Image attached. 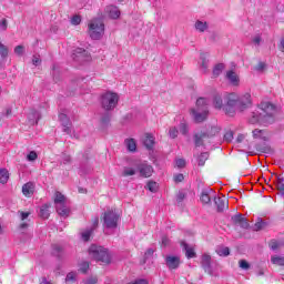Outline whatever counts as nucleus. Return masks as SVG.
<instances>
[{
  "instance_id": "f257e3e1",
  "label": "nucleus",
  "mask_w": 284,
  "mask_h": 284,
  "mask_svg": "<svg viewBox=\"0 0 284 284\" xmlns=\"http://www.w3.org/2000/svg\"><path fill=\"white\" fill-rule=\"evenodd\" d=\"M276 121V106L270 102H262L257 110L248 116V123L252 125H272Z\"/></svg>"
},
{
  "instance_id": "f03ea898",
  "label": "nucleus",
  "mask_w": 284,
  "mask_h": 284,
  "mask_svg": "<svg viewBox=\"0 0 284 284\" xmlns=\"http://www.w3.org/2000/svg\"><path fill=\"white\" fill-rule=\"evenodd\" d=\"M225 101H227L226 111L231 113V116H234L237 112H245L252 108V94L246 92L242 95L236 93H226Z\"/></svg>"
},
{
  "instance_id": "7ed1b4c3",
  "label": "nucleus",
  "mask_w": 284,
  "mask_h": 284,
  "mask_svg": "<svg viewBox=\"0 0 284 284\" xmlns=\"http://www.w3.org/2000/svg\"><path fill=\"white\" fill-rule=\"evenodd\" d=\"M88 34L93 41H100V39H103V34H105V23H103L101 18L90 20L88 24Z\"/></svg>"
},
{
  "instance_id": "20e7f679",
  "label": "nucleus",
  "mask_w": 284,
  "mask_h": 284,
  "mask_svg": "<svg viewBox=\"0 0 284 284\" xmlns=\"http://www.w3.org/2000/svg\"><path fill=\"white\" fill-rule=\"evenodd\" d=\"M210 111L207 110V99L199 98L196 100V108L191 109V116L194 119L195 123H203L207 119Z\"/></svg>"
},
{
  "instance_id": "39448f33",
  "label": "nucleus",
  "mask_w": 284,
  "mask_h": 284,
  "mask_svg": "<svg viewBox=\"0 0 284 284\" xmlns=\"http://www.w3.org/2000/svg\"><path fill=\"white\" fill-rule=\"evenodd\" d=\"M89 256H91V258H93L94 261L105 263L106 265L110 264V262L112 261V256L110 255L108 248L103 246H98L95 244H92L89 247Z\"/></svg>"
},
{
  "instance_id": "423d86ee",
  "label": "nucleus",
  "mask_w": 284,
  "mask_h": 284,
  "mask_svg": "<svg viewBox=\"0 0 284 284\" xmlns=\"http://www.w3.org/2000/svg\"><path fill=\"white\" fill-rule=\"evenodd\" d=\"M119 93L106 91L101 94L100 103L105 112H112L119 105Z\"/></svg>"
},
{
  "instance_id": "0eeeda50",
  "label": "nucleus",
  "mask_w": 284,
  "mask_h": 284,
  "mask_svg": "<svg viewBox=\"0 0 284 284\" xmlns=\"http://www.w3.org/2000/svg\"><path fill=\"white\" fill-rule=\"evenodd\" d=\"M54 205L59 216H63L64 219L70 216V205L68 197H65V195L59 191L54 193Z\"/></svg>"
},
{
  "instance_id": "6e6552de",
  "label": "nucleus",
  "mask_w": 284,
  "mask_h": 284,
  "mask_svg": "<svg viewBox=\"0 0 284 284\" xmlns=\"http://www.w3.org/2000/svg\"><path fill=\"white\" fill-rule=\"evenodd\" d=\"M105 230H116L119 225V214L114 211H108L103 216Z\"/></svg>"
},
{
  "instance_id": "1a4fd4ad",
  "label": "nucleus",
  "mask_w": 284,
  "mask_h": 284,
  "mask_svg": "<svg viewBox=\"0 0 284 284\" xmlns=\"http://www.w3.org/2000/svg\"><path fill=\"white\" fill-rule=\"evenodd\" d=\"M227 94H224V95H222L221 93L214 94L212 104L215 110H222L223 112H225V114H227L229 116H232V113H230L226 109L227 108V101L225 100Z\"/></svg>"
},
{
  "instance_id": "9d476101",
  "label": "nucleus",
  "mask_w": 284,
  "mask_h": 284,
  "mask_svg": "<svg viewBox=\"0 0 284 284\" xmlns=\"http://www.w3.org/2000/svg\"><path fill=\"white\" fill-rule=\"evenodd\" d=\"M72 59L77 63H89V61H92V55L90 52H88V50L83 48H77L73 50Z\"/></svg>"
},
{
  "instance_id": "9b49d317",
  "label": "nucleus",
  "mask_w": 284,
  "mask_h": 284,
  "mask_svg": "<svg viewBox=\"0 0 284 284\" xmlns=\"http://www.w3.org/2000/svg\"><path fill=\"white\" fill-rule=\"evenodd\" d=\"M136 170L143 179H150L154 174V168L145 162L136 164Z\"/></svg>"
},
{
  "instance_id": "f8f14e48",
  "label": "nucleus",
  "mask_w": 284,
  "mask_h": 284,
  "mask_svg": "<svg viewBox=\"0 0 284 284\" xmlns=\"http://www.w3.org/2000/svg\"><path fill=\"white\" fill-rule=\"evenodd\" d=\"M225 79L229 81L230 85H233V88H239V85H241V77L234 70L226 71Z\"/></svg>"
},
{
  "instance_id": "ddd939ff",
  "label": "nucleus",
  "mask_w": 284,
  "mask_h": 284,
  "mask_svg": "<svg viewBox=\"0 0 284 284\" xmlns=\"http://www.w3.org/2000/svg\"><path fill=\"white\" fill-rule=\"evenodd\" d=\"M104 13L109 19L116 20L121 17V10L114 4L106 6Z\"/></svg>"
},
{
  "instance_id": "4468645a",
  "label": "nucleus",
  "mask_w": 284,
  "mask_h": 284,
  "mask_svg": "<svg viewBox=\"0 0 284 284\" xmlns=\"http://www.w3.org/2000/svg\"><path fill=\"white\" fill-rule=\"evenodd\" d=\"M166 266L169 270H176L181 265V257L176 255H168L165 258Z\"/></svg>"
},
{
  "instance_id": "2eb2a0df",
  "label": "nucleus",
  "mask_w": 284,
  "mask_h": 284,
  "mask_svg": "<svg viewBox=\"0 0 284 284\" xmlns=\"http://www.w3.org/2000/svg\"><path fill=\"white\" fill-rule=\"evenodd\" d=\"M28 119L31 125H37L41 119V113L34 109H31L28 113Z\"/></svg>"
},
{
  "instance_id": "dca6fc26",
  "label": "nucleus",
  "mask_w": 284,
  "mask_h": 284,
  "mask_svg": "<svg viewBox=\"0 0 284 284\" xmlns=\"http://www.w3.org/2000/svg\"><path fill=\"white\" fill-rule=\"evenodd\" d=\"M97 225H99V219H97V220L94 221L93 226L88 227L87 230H84V231L81 232V239H82V241H84V242L90 241V236H92V232H94V227H97Z\"/></svg>"
},
{
  "instance_id": "f3484780",
  "label": "nucleus",
  "mask_w": 284,
  "mask_h": 284,
  "mask_svg": "<svg viewBox=\"0 0 284 284\" xmlns=\"http://www.w3.org/2000/svg\"><path fill=\"white\" fill-rule=\"evenodd\" d=\"M59 119L64 128L63 132H65L67 134H70L72 132V130L70 129V118H68V115L63 113H60Z\"/></svg>"
},
{
  "instance_id": "a211bd4d",
  "label": "nucleus",
  "mask_w": 284,
  "mask_h": 284,
  "mask_svg": "<svg viewBox=\"0 0 284 284\" xmlns=\"http://www.w3.org/2000/svg\"><path fill=\"white\" fill-rule=\"evenodd\" d=\"M59 119L64 128L63 132H65L67 134H70L72 132V130L70 129V118H68V115L63 113H60Z\"/></svg>"
},
{
  "instance_id": "6ab92c4d",
  "label": "nucleus",
  "mask_w": 284,
  "mask_h": 284,
  "mask_svg": "<svg viewBox=\"0 0 284 284\" xmlns=\"http://www.w3.org/2000/svg\"><path fill=\"white\" fill-rule=\"evenodd\" d=\"M200 68L203 74H207V70L210 68V60H207V55L204 53L200 55Z\"/></svg>"
},
{
  "instance_id": "aec40b11",
  "label": "nucleus",
  "mask_w": 284,
  "mask_h": 284,
  "mask_svg": "<svg viewBox=\"0 0 284 284\" xmlns=\"http://www.w3.org/2000/svg\"><path fill=\"white\" fill-rule=\"evenodd\" d=\"M214 203L217 207V212H223L224 210H227V199L225 197H214Z\"/></svg>"
},
{
  "instance_id": "412c9836",
  "label": "nucleus",
  "mask_w": 284,
  "mask_h": 284,
  "mask_svg": "<svg viewBox=\"0 0 284 284\" xmlns=\"http://www.w3.org/2000/svg\"><path fill=\"white\" fill-rule=\"evenodd\" d=\"M22 194L27 196V199H30L32 194H34V183L28 182L22 186Z\"/></svg>"
},
{
  "instance_id": "4be33fe9",
  "label": "nucleus",
  "mask_w": 284,
  "mask_h": 284,
  "mask_svg": "<svg viewBox=\"0 0 284 284\" xmlns=\"http://www.w3.org/2000/svg\"><path fill=\"white\" fill-rule=\"evenodd\" d=\"M253 139H258L260 141H267L270 139V134L265 130L255 129L253 131Z\"/></svg>"
},
{
  "instance_id": "5701e85b",
  "label": "nucleus",
  "mask_w": 284,
  "mask_h": 284,
  "mask_svg": "<svg viewBox=\"0 0 284 284\" xmlns=\"http://www.w3.org/2000/svg\"><path fill=\"white\" fill-rule=\"evenodd\" d=\"M181 246L184 250L187 258H194V256H196V252L194 251L193 246L187 245L185 242H181Z\"/></svg>"
},
{
  "instance_id": "b1692460",
  "label": "nucleus",
  "mask_w": 284,
  "mask_h": 284,
  "mask_svg": "<svg viewBox=\"0 0 284 284\" xmlns=\"http://www.w3.org/2000/svg\"><path fill=\"white\" fill-rule=\"evenodd\" d=\"M124 145L129 152H136V140L129 138L124 140Z\"/></svg>"
},
{
  "instance_id": "393cba45",
  "label": "nucleus",
  "mask_w": 284,
  "mask_h": 284,
  "mask_svg": "<svg viewBox=\"0 0 284 284\" xmlns=\"http://www.w3.org/2000/svg\"><path fill=\"white\" fill-rule=\"evenodd\" d=\"M143 143L148 150L154 148V136L150 133H146L143 139Z\"/></svg>"
},
{
  "instance_id": "a878e982",
  "label": "nucleus",
  "mask_w": 284,
  "mask_h": 284,
  "mask_svg": "<svg viewBox=\"0 0 284 284\" xmlns=\"http://www.w3.org/2000/svg\"><path fill=\"white\" fill-rule=\"evenodd\" d=\"M212 262V256L209 254L202 255V267L205 270V272L210 273V263Z\"/></svg>"
},
{
  "instance_id": "bb28decb",
  "label": "nucleus",
  "mask_w": 284,
  "mask_h": 284,
  "mask_svg": "<svg viewBox=\"0 0 284 284\" xmlns=\"http://www.w3.org/2000/svg\"><path fill=\"white\" fill-rule=\"evenodd\" d=\"M39 216H41V219H49L50 217V204H43L40 207Z\"/></svg>"
},
{
  "instance_id": "cd10ccee",
  "label": "nucleus",
  "mask_w": 284,
  "mask_h": 284,
  "mask_svg": "<svg viewBox=\"0 0 284 284\" xmlns=\"http://www.w3.org/2000/svg\"><path fill=\"white\" fill-rule=\"evenodd\" d=\"M194 28L197 32H205L207 30L209 26L206 21L196 20Z\"/></svg>"
},
{
  "instance_id": "c85d7f7f",
  "label": "nucleus",
  "mask_w": 284,
  "mask_h": 284,
  "mask_svg": "<svg viewBox=\"0 0 284 284\" xmlns=\"http://www.w3.org/2000/svg\"><path fill=\"white\" fill-rule=\"evenodd\" d=\"M271 263L273 265H278L280 267L284 266V256L283 255H273L271 257Z\"/></svg>"
},
{
  "instance_id": "c756f323",
  "label": "nucleus",
  "mask_w": 284,
  "mask_h": 284,
  "mask_svg": "<svg viewBox=\"0 0 284 284\" xmlns=\"http://www.w3.org/2000/svg\"><path fill=\"white\" fill-rule=\"evenodd\" d=\"M8 54H10V49L8 45L3 44V42H0V57L2 60L8 59Z\"/></svg>"
},
{
  "instance_id": "7c9ffc66",
  "label": "nucleus",
  "mask_w": 284,
  "mask_h": 284,
  "mask_svg": "<svg viewBox=\"0 0 284 284\" xmlns=\"http://www.w3.org/2000/svg\"><path fill=\"white\" fill-rule=\"evenodd\" d=\"M8 179H10V173H8V170L0 169V183L6 185V183H8Z\"/></svg>"
},
{
  "instance_id": "2f4dec72",
  "label": "nucleus",
  "mask_w": 284,
  "mask_h": 284,
  "mask_svg": "<svg viewBox=\"0 0 284 284\" xmlns=\"http://www.w3.org/2000/svg\"><path fill=\"white\" fill-rule=\"evenodd\" d=\"M136 172H138V169H134L132 166H125L122 171V176H134Z\"/></svg>"
},
{
  "instance_id": "473e14b6",
  "label": "nucleus",
  "mask_w": 284,
  "mask_h": 284,
  "mask_svg": "<svg viewBox=\"0 0 284 284\" xmlns=\"http://www.w3.org/2000/svg\"><path fill=\"white\" fill-rule=\"evenodd\" d=\"M77 272H70L67 274L65 284H75L77 283Z\"/></svg>"
},
{
  "instance_id": "72a5a7b5",
  "label": "nucleus",
  "mask_w": 284,
  "mask_h": 284,
  "mask_svg": "<svg viewBox=\"0 0 284 284\" xmlns=\"http://www.w3.org/2000/svg\"><path fill=\"white\" fill-rule=\"evenodd\" d=\"M210 194H212V190L202 192L200 199L204 204H207L212 201V196H210Z\"/></svg>"
},
{
  "instance_id": "f704fd0d",
  "label": "nucleus",
  "mask_w": 284,
  "mask_h": 284,
  "mask_svg": "<svg viewBox=\"0 0 284 284\" xmlns=\"http://www.w3.org/2000/svg\"><path fill=\"white\" fill-rule=\"evenodd\" d=\"M225 70V64L219 63L213 68V77H221V73Z\"/></svg>"
},
{
  "instance_id": "c9c22d12",
  "label": "nucleus",
  "mask_w": 284,
  "mask_h": 284,
  "mask_svg": "<svg viewBox=\"0 0 284 284\" xmlns=\"http://www.w3.org/2000/svg\"><path fill=\"white\" fill-rule=\"evenodd\" d=\"M216 254L219 256H230V247H227V246H219L216 248Z\"/></svg>"
},
{
  "instance_id": "e433bc0d",
  "label": "nucleus",
  "mask_w": 284,
  "mask_h": 284,
  "mask_svg": "<svg viewBox=\"0 0 284 284\" xmlns=\"http://www.w3.org/2000/svg\"><path fill=\"white\" fill-rule=\"evenodd\" d=\"M146 189L149 192L156 193V192H159V183H156L154 181H149L146 184Z\"/></svg>"
},
{
  "instance_id": "4c0bfd02",
  "label": "nucleus",
  "mask_w": 284,
  "mask_h": 284,
  "mask_svg": "<svg viewBox=\"0 0 284 284\" xmlns=\"http://www.w3.org/2000/svg\"><path fill=\"white\" fill-rule=\"evenodd\" d=\"M276 187H277L278 192H281L282 196L284 197V179H283V176L277 178Z\"/></svg>"
},
{
  "instance_id": "58836bf2",
  "label": "nucleus",
  "mask_w": 284,
  "mask_h": 284,
  "mask_svg": "<svg viewBox=\"0 0 284 284\" xmlns=\"http://www.w3.org/2000/svg\"><path fill=\"white\" fill-rule=\"evenodd\" d=\"M16 57H22L26 54V47L23 44H19L13 49Z\"/></svg>"
},
{
  "instance_id": "ea45409f",
  "label": "nucleus",
  "mask_w": 284,
  "mask_h": 284,
  "mask_svg": "<svg viewBox=\"0 0 284 284\" xmlns=\"http://www.w3.org/2000/svg\"><path fill=\"white\" fill-rule=\"evenodd\" d=\"M90 270V263L88 262H81L79 264V272H81L82 274H88V271Z\"/></svg>"
},
{
  "instance_id": "a19ab883",
  "label": "nucleus",
  "mask_w": 284,
  "mask_h": 284,
  "mask_svg": "<svg viewBox=\"0 0 284 284\" xmlns=\"http://www.w3.org/2000/svg\"><path fill=\"white\" fill-rule=\"evenodd\" d=\"M265 227V222H263L262 220L257 221L253 226L252 230L254 232H260V230H263Z\"/></svg>"
},
{
  "instance_id": "79ce46f5",
  "label": "nucleus",
  "mask_w": 284,
  "mask_h": 284,
  "mask_svg": "<svg viewBox=\"0 0 284 284\" xmlns=\"http://www.w3.org/2000/svg\"><path fill=\"white\" fill-rule=\"evenodd\" d=\"M180 132L184 136L187 135V132H190V129H189L187 123L185 121L180 123Z\"/></svg>"
},
{
  "instance_id": "37998d69",
  "label": "nucleus",
  "mask_w": 284,
  "mask_h": 284,
  "mask_svg": "<svg viewBox=\"0 0 284 284\" xmlns=\"http://www.w3.org/2000/svg\"><path fill=\"white\" fill-rule=\"evenodd\" d=\"M61 163H63V165H70V163H72V158L69 154L63 153L61 155Z\"/></svg>"
},
{
  "instance_id": "c03bdc74",
  "label": "nucleus",
  "mask_w": 284,
  "mask_h": 284,
  "mask_svg": "<svg viewBox=\"0 0 284 284\" xmlns=\"http://www.w3.org/2000/svg\"><path fill=\"white\" fill-rule=\"evenodd\" d=\"M210 154L207 152L201 153L197 158L199 165H205V160L209 159Z\"/></svg>"
},
{
  "instance_id": "a18cd8bd",
  "label": "nucleus",
  "mask_w": 284,
  "mask_h": 284,
  "mask_svg": "<svg viewBox=\"0 0 284 284\" xmlns=\"http://www.w3.org/2000/svg\"><path fill=\"white\" fill-rule=\"evenodd\" d=\"M169 136L170 139H176V136H179V129H176V126H171L169 129Z\"/></svg>"
},
{
  "instance_id": "49530a36",
  "label": "nucleus",
  "mask_w": 284,
  "mask_h": 284,
  "mask_svg": "<svg viewBox=\"0 0 284 284\" xmlns=\"http://www.w3.org/2000/svg\"><path fill=\"white\" fill-rule=\"evenodd\" d=\"M203 139H205V134L199 135L195 134V146L201 148L203 145Z\"/></svg>"
},
{
  "instance_id": "de8ad7c7",
  "label": "nucleus",
  "mask_w": 284,
  "mask_h": 284,
  "mask_svg": "<svg viewBox=\"0 0 284 284\" xmlns=\"http://www.w3.org/2000/svg\"><path fill=\"white\" fill-rule=\"evenodd\" d=\"M245 217H243V214H236L234 216H232V221L233 223H235V225H240V223L244 220Z\"/></svg>"
},
{
  "instance_id": "09e8293b",
  "label": "nucleus",
  "mask_w": 284,
  "mask_h": 284,
  "mask_svg": "<svg viewBox=\"0 0 284 284\" xmlns=\"http://www.w3.org/2000/svg\"><path fill=\"white\" fill-rule=\"evenodd\" d=\"M281 247V244L276 240H272L270 242V248L273 250V252H276Z\"/></svg>"
},
{
  "instance_id": "8fccbe9b",
  "label": "nucleus",
  "mask_w": 284,
  "mask_h": 284,
  "mask_svg": "<svg viewBox=\"0 0 284 284\" xmlns=\"http://www.w3.org/2000/svg\"><path fill=\"white\" fill-rule=\"evenodd\" d=\"M41 64V55L34 54L32 57V65L39 67Z\"/></svg>"
},
{
  "instance_id": "3c124183",
  "label": "nucleus",
  "mask_w": 284,
  "mask_h": 284,
  "mask_svg": "<svg viewBox=\"0 0 284 284\" xmlns=\"http://www.w3.org/2000/svg\"><path fill=\"white\" fill-rule=\"evenodd\" d=\"M37 159H39V155L34 151L29 152L27 155V161H37Z\"/></svg>"
},
{
  "instance_id": "603ef678",
  "label": "nucleus",
  "mask_w": 284,
  "mask_h": 284,
  "mask_svg": "<svg viewBox=\"0 0 284 284\" xmlns=\"http://www.w3.org/2000/svg\"><path fill=\"white\" fill-rule=\"evenodd\" d=\"M252 41H253L254 45L258 47V45H261V41H263V38H261V34H255L253 37Z\"/></svg>"
},
{
  "instance_id": "864d4df0",
  "label": "nucleus",
  "mask_w": 284,
  "mask_h": 284,
  "mask_svg": "<svg viewBox=\"0 0 284 284\" xmlns=\"http://www.w3.org/2000/svg\"><path fill=\"white\" fill-rule=\"evenodd\" d=\"M81 23V17L80 16H73L71 18V26H79Z\"/></svg>"
},
{
  "instance_id": "5fc2aeb1",
  "label": "nucleus",
  "mask_w": 284,
  "mask_h": 284,
  "mask_svg": "<svg viewBox=\"0 0 284 284\" xmlns=\"http://www.w3.org/2000/svg\"><path fill=\"white\" fill-rule=\"evenodd\" d=\"M61 252H63V247H61V245H53V254L54 256H59V254H61Z\"/></svg>"
},
{
  "instance_id": "6e6d98bb",
  "label": "nucleus",
  "mask_w": 284,
  "mask_h": 284,
  "mask_svg": "<svg viewBox=\"0 0 284 284\" xmlns=\"http://www.w3.org/2000/svg\"><path fill=\"white\" fill-rule=\"evenodd\" d=\"M99 282V278L97 276L89 277L84 281V284H97Z\"/></svg>"
},
{
  "instance_id": "4d7b16f0",
  "label": "nucleus",
  "mask_w": 284,
  "mask_h": 284,
  "mask_svg": "<svg viewBox=\"0 0 284 284\" xmlns=\"http://www.w3.org/2000/svg\"><path fill=\"white\" fill-rule=\"evenodd\" d=\"M240 267H241V270H250V263H247V261H245V260H241Z\"/></svg>"
},
{
  "instance_id": "13d9d810",
  "label": "nucleus",
  "mask_w": 284,
  "mask_h": 284,
  "mask_svg": "<svg viewBox=\"0 0 284 284\" xmlns=\"http://www.w3.org/2000/svg\"><path fill=\"white\" fill-rule=\"evenodd\" d=\"M224 139H225V141H227L230 143V141H232V139H234V133L232 131H227L224 134Z\"/></svg>"
},
{
  "instance_id": "bf43d9fd",
  "label": "nucleus",
  "mask_w": 284,
  "mask_h": 284,
  "mask_svg": "<svg viewBox=\"0 0 284 284\" xmlns=\"http://www.w3.org/2000/svg\"><path fill=\"white\" fill-rule=\"evenodd\" d=\"M176 168H185V160L184 159H176L175 160Z\"/></svg>"
},
{
  "instance_id": "052dcab7",
  "label": "nucleus",
  "mask_w": 284,
  "mask_h": 284,
  "mask_svg": "<svg viewBox=\"0 0 284 284\" xmlns=\"http://www.w3.org/2000/svg\"><path fill=\"white\" fill-rule=\"evenodd\" d=\"M173 179H174L175 183H181V182H183V179H185V178L183 176V174L179 173V174H175L173 176Z\"/></svg>"
},
{
  "instance_id": "680f3d73",
  "label": "nucleus",
  "mask_w": 284,
  "mask_h": 284,
  "mask_svg": "<svg viewBox=\"0 0 284 284\" xmlns=\"http://www.w3.org/2000/svg\"><path fill=\"white\" fill-rule=\"evenodd\" d=\"M240 227H243L244 230H247V227H250V223L247 222V220L244 217V220L241 221V223L239 224Z\"/></svg>"
},
{
  "instance_id": "e2e57ef3",
  "label": "nucleus",
  "mask_w": 284,
  "mask_h": 284,
  "mask_svg": "<svg viewBox=\"0 0 284 284\" xmlns=\"http://www.w3.org/2000/svg\"><path fill=\"white\" fill-rule=\"evenodd\" d=\"M255 70L257 72H263V70H265V62H260L256 67Z\"/></svg>"
},
{
  "instance_id": "0e129e2a",
  "label": "nucleus",
  "mask_w": 284,
  "mask_h": 284,
  "mask_svg": "<svg viewBox=\"0 0 284 284\" xmlns=\"http://www.w3.org/2000/svg\"><path fill=\"white\" fill-rule=\"evenodd\" d=\"M0 28H1V30H8V20L2 19L0 21Z\"/></svg>"
},
{
  "instance_id": "69168bd1",
  "label": "nucleus",
  "mask_w": 284,
  "mask_h": 284,
  "mask_svg": "<svg viewBox=\"0 0 284 284\" xmlns=\"http://www.w3.org/2000/svg\"><path fill=\"white\" fill-rule=\"evenodd\" d=\"M30 216V212H20V219L21 221H26Z\"/></svg>"
},
{
  "instance_id": "338daca9",
  "label": "nucleus",
  "mask_w": 284,
  "mask_h": 284,
  "mask_svg": "<svg viewBox=\"0 0 284 284\" xmlns=\"http://www.w3.org/2000/svg\"><path fill=\"white\" fill-rule=\"evenodd\" d=\"M132 284H148V282L145 280H136Z\"/></svg>"
},
{
  "instance_id": "774afa93",
  "label": "nucleus",
  "mask_w": 284,
  "mask_h": 284,
  "mask_svg": "<svg viewBox=\"0 0 284 284\" xmlns=\"http://www.w3.org/2000/svg\"><path fill=\"white\" fill-rule=\"evenodd\" d=\"M280 50L282 52H284V38H282L281 42H280Z\"/></svg>"
}]
</instances>
